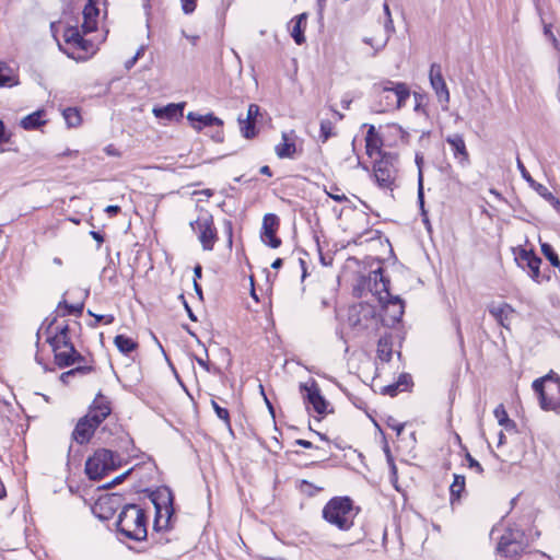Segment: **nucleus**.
Returning <instances> with one entry per match:
<instances>
[{
	"instance_id": "46",
	"label": "nucleus",
	"mask_w": 560,
	"mask_h": 560,
	"mask_svg": "<svg viewBox=\"0 0 560 560\" xmlns=\"http://www.w3.org/2000/svg\"><path fill=\"white\" fill-rule=\"evenodd\" d=\"M132 469H128L127 471L122 472L121 475L114 478L110 482L103 486L104 489H112L113 487L121 483L131 472Z\"/></svg>"
},
{
	"instance_id": "59",
	"label": "nucleus",
	"mask_w": 560,
	"mask_h": 560,
	"mask_svg": "<svg viewBox=\"0 0 560 560\" xmlns=\"http://www.w3.org/2000/svg\"><path fill=\"white\" fill-rule=\"evenodd\" d=\"M201 277H202V267H201V265L198 264L194 267V281H197Z\"/></svg>"
},
{
	"instance_id": "47",
	"label": "nucleus",
	"mask_w": 560,
	"mask_h": 560,
	"mask_svg": "<svg viewBox=\"0 0 560 560\" xmlns=\"http://www.w3.org/2000/svg\"><path fill=\"white\" fill-rule=\"evenodd\" d=\"M182 1V9L185 14H190L196 9V0H180Z\"/></svg>"
},
{
	"instance_id": "21",
	"label": "nucleus",
	"mask_w": 560,
	"mask_h": 560,
	"mask_svg": "<svg viewBox=\"0 0 560 560\" xmlns=\"http://www.w3.org/2000/svg\"><path fill=\"white\" fill-rule=\"evenodd\" d=\"M383 140L380 135L376 132V129L373 125H371L368 129L365 137V149L366 154L370 158L380 159L381 155L388 154L389 152H384L382 150Z\"/></svg>"
},
{
	"instance_id": "45",
	"label": "nucleus",
	"mask_w": 560,
	"mask_h": 560,
	"mask_svg": "<svg viewBox=\"0 0 560 560\" xmlns=\"http://www.w3.org/2000/svg\"><path fill=\"white\" fill-rule=\"evenodd\" d=\"M56 322H57V316H56V315H55V316H52L51 318L47 317V318L44 320V323H43V325H42L40 329H43V330H44V334H45L47 337H48L49 335H54V334H55V332H52V330H51V329H52V326H54V324H55Z\"/></svg>"
},
{
	"instance_id": "36",
	"label": "nucleus",
	"mask_w": 560,
	"mask_h": 560,
	"mask_svg": "<svg viewBox=\"0 0 560 560\" xmlns=\"http://www.w3.org/2000/svg\"><path fill=\"white\" fill-rule=\"evenodd\" d=\"M63 117L69 127H78L81 124V116L77 108L68 107L63 110Z\"/></svg>"
},
{
	"instance_id": "62",
	"label": "nucleus",
	"mask_w": 560,
	"mask_h": 560,
	"mask_svg": "<svg viewBox=\"0 0 560 560\" xmlns=\"http://www.w3.org/2000/svg\"><path fill=\"white\" fill-rule=\"evenodd\" d=\"M137 61H138V56H133L132 58H130L129 60L126 61L125 68L127 70H130L136 65Z\"/></svg>"
},
{
	"instance_id": "31",
	"label": "nucleus",
	"mask_w": 560,
	"mask_h": 560,
	"mask_svg": "<svg viewBox=\"0 0 560 560\" xmlns=\"http://www.w3.org/2000/svg\"><path fill=\"white\" fill-rule=\"evenodd\" d=\"M283 142L276 147V153L280 159L292 158L296 151L294 142L288 140L285 133L282 135Z\"/></svg>"
},
{
	"instance_id": "35",
	"label": "nucleus",
	"mask_w": 560,
	"mask_h": 560,
	"mask_svg": "<svg viewBox=\"0 0 560 560\" xmlns=\"http://www.w3.org/2000/svg\"><path fill=\"white\" fill-rule=\"evenodd\" d=\"M238 124L244 138L253 139L256 136V126L254 120H246L243 119L242 116H238Z\"/></svg>"
},
{
	"instance_id": "32",
	"label": "nucleus",
	"mask_w": 560,
	"mask_h": 560,
	"mask_svg": "<svg viewBox=\"0 0 560 560\" xmlns=\"http://www.w3.org/2000/svg\"><path fill=\"white\" fill-rule=\"evenodd\" d=\"M42 115H43V112L37 110V112H34V113L25 116L21 120L22 128H24L25 130H33V129H36L39 126L44 125V121L42 120Z\"/></svg>"
},
{
	"instance_id": "50",
	"label": "nucleus",
	"mask_w": 560,
	"mask_h": 560,
	"mask_svg": "<svg viewBox=\"0 0 560 560\" xmlns=\"http://www.w3.org/2000/svg\"><path fill=\"white\" fill-rule=\"evenodd\" d=\"M11 133L7 131L4 122L0 121V145L10 141Z\"/></svg>"
},
{
	"instance_id": "14",
	"label": "nucleus",
	"mask_w": 560,
	"mask_h": 560,
	"mask_svg": "<svg viewBox=\"0 0 560 560\" xmlns=\"http://www.w3.org/2000/svg\"><path fill=\"white\" fill-rule=\"evenodd\" d=\"M429 80L431 88L435 92L438 101L446 106L450 102V92L446 82L443 78L442 68L440 65L433 63L431 66L429 72Z\"/></svg>"
},
{
	"instance_id": "64",
	"label": "nucleus",
	"mask_w": 560,
	"mask_h": 560,
	"mask_svg": "<svg viewBox=\"0 0 560 560\" xmlns=\"http://www.w3.org/2000/svg\"><path fill=\"white\" fill-rule=\"evenodd\" d=\"M259 172L262 174V175H267L269 177L272 176V172L270 170V167L268 165H264L260 167Z\"/></svg>"
},
{
	"instance_id": "7",
	"label": "nucleus",
	"mask_w": 560,
	"mask_h": 560,
	"mask_svg": "<svg viewBox=\"0 0 560 560\" xmlns=\"http://www.w3.org/2000/svg\"><path fill=\"white\" fill-rule=\"evenodd\" d=\"M538 394L540 408L546 411H560V377L546 375L533 383Z\"/></svg>"
},
{
	"instance_id": "63",
	"label": "nucleus",
	"mask_w": 560,
	"mask_h": 560,
	"mask_svg": "<svg viewBox=\"0 0 560 560\" xmlns=\"http://www.w3.org/2000/svg\"><path fill=\"white\" fill-rule=\"evenodd\" d=\"M327 0H317L318 15L322 18Z\"/></svg>"
},
{
	"instance_id": "57",
	"label": "nucleus",
	"mask_w": 560,
	"mask_h": 560,
	"mask_svg": "<svg viewBox=\"0 0 560 560\" xmlns=\"http://www.w3.org/2000/svg\"><path fill=\"white\" fill-rule=\"evenodd\" d=\"M294 444L300 445V446H302V447H304V448H313V447H314V445H313V443H312V442H310V441H307V440H304V439H298V440H295V441H294Z\"/></svg>"
},
{
	"instance_id": "25",
	"label": "nucleus",
	"mask_w": 560,
	"mask_h": 560,
	"mask_svg": "<svg viewBox=\"0 0 560 560\" xmlns=\"http://www.w3.org/2000/svg\"><path fill=\"white\" fill-rule=\"evenodd\" d=\"M46 341L49 343L51 349H55V347L62 348V347H68L70 345H72L73 342L71 341V338H70L69 325L65 324L63 326L57 327L55 334L49 335L46 338Z\"/></svg>"
},
{
	"instance_id": "39",
	"label": "nucleus",
	"mask_w": 560,
	"mask_h": 560,
	"mask_svg": "<svg viewBox=\"0 0 560 560\" xmlns=\"http://www.w3.org/2000/svg\"><path fill=\"white\" fill-rule=\"evenodd\" d=\"M334 135V125L329 119H323L320 121V135L322 142H326Z\"/></svg>"
},
{
	"instance_id": "30",
	"label": "nucleus",
	"mask_w": 560,
	"mask_h": 560,
	"mask_svg": "<svg viewBox=\"0 0 560 560\" xmlns=\"http://www.w3.org/2000/svg\"><path fill=\"white\" fill-rule=\"evenodd\" d=\"M114 343L124 354H129L138 348V343L125 335H117L114 339Z\"/></svg>"
},
{
	"instance_id": "60",
	"label": "nucleus",
	"mask_w": 560,
	"mask_h": 560,
	"mask_svg": "<svg viewBox=\"0 0 560 560\" xmlns=\"http://www.w3.org/2000/svg\"><path fill=\"white\" fill-rule=\"evenodd\" d=\"M548 202L552 206L555 210L560 212V200L555 195H552V199H549Z\"/></svg>"
},
{
	"instance_id": "33",
	"label": "nucleus",
	"mask_w": 560,
	"mask_h": 560,
	"mask_svg": "<svg viewBox=\"0 0 560 560\" xmlns=\"http://www.w3.org/2000/svg\"><path fill=\"white\" fill-rule=\"evenodd\" d=\"M465 490V477L463 475H454V481L450 486L451 503L460 498L462 492Z\"/></svg>"
},
{
	"instance_id": "38",
	"label": "nucleus",
	"mask_w": 560,
	"mask_h": 560,
	"mask_svg": "<svg viewBox=\"0 0 560 560\" xmlns=\"http://www.w3.org/2000/svg\"><path fill=\"white\" fill-rule=\"evenodd\" d=\"M541 252L553 267H560V259L550 244L542 243Z\"/></svg>"
},
{
	"instance_id": "3",
	"label": "nucleus",
	"mask_w": 560,
	"mask_h": 560,
	"mask_svg": "<svg viewBox=\"0 0 560 560\" xmlns=\"http://www.w3.org/2000/svg\"><path fill=\"white\" fill-rule=\"evenodd\" d=\"M147 521L145 511L139 505L126 504L116 522L117 532L128 539L142 541L148 536Z\"/></svg>"
},
{
	"instance_id": "53",
	"label": "nucleus",
	"mask_w": 560,
	"mask_h": 560,
	"mask_svg": "<svg viewBox=\"0 0 560 560\" xmlns=\"http://www.w3.org/2000/svg\"><path fill=\"white\" fill-rule=\"evenodd\" d=\"M179 299L183 300V304H184V307L187 312V315L188 317L190 318V320L192 322H197V317L195 315V313L192 312L191 307L188 305V303L186 302L185 298H184V294H180L179 295Z\"/></svg>"
},
{
	"instance_id": "54",
	"label": "nucleus",
	"mask_w": 560,
	"mask_h": 560,
	"mask_svg": "<svg viewBox=\"0 0 560 560\" xmlns=\"http://www.w3.org/2000/svg\"><path fill=\"white\" fill-rule=\"evenodd\" d=\"M420 162H421V159H420V153H416L415 155V163L418 167V201L420 202Z\"/></svg>"
},
{
	"instance_id": "16",
	"label": "nucleus",
	"mask_w": 560,
	"mask_h": 560,
	"mask_svg": "<svg viewBox=\"0 0 560 560\" xmlns=\"http://www.w3.org/2000/svg\"><path fill=\"white\" fill-rule=\"evenodd\" d=\"M55 364L60 368H68L74 363H81L85 361V358L75 349L74 345L68 347L52 349Z\"/></svg>"
},
{
	"instance_id": "37",
	"label": "nucleus",
	"mask_w": 560,
	"mask_h": 560,
	"mask_svg": "<svg viewBox=\"0 0 560 560\" xmlns=\"http://www.w3.org/2000/svg\"><path fill=\"white\" fill-rule=\"evenodd\" d=\"M494 416L498 419L500 425L505 427L506 429L510 427H514V422L510 420L503 405H499L494 409Z\"/></svg>"
},
{
	"instance_id": "5",
	"label": "nucleus",
	"mask_w": 560,
	"mask_h": 560,
	"mask_svg": "<svg viewBox=\"0 0 560 560\" xmlns=\"http://www.w3.org/2000/svg\"><path fill=\"white\" fill-rule=\"evenodd\" d=\"M120 466L121 458L118 453L107 448H97L85 462V474L89 479L97 481Z\"/></svg>"
},
{
	"instance_id": "34",
	"label": "nucleus",
	"mask_w": 560,
	"mask_h": 560,
	"mask_svg": "<svg viewBox=\"0 0 560 560\" xmlns=\"http://www.w3.org/2000/svg\"><path fill=\"white\" fill-rule=\"evenodd\" d=\"M63 308L65 311L61 313V316L66 315H77L81 316L84 308V303H78V304H69L66 300H62L58 304V310Z\"/></svg>"
},
{
	"instance_id": "52",
	"label": "nucleus",
	"mask_w": 560,
	"mask_h": 560,
	"mask_svg": "<svg viewBox=\"0 0 560 560\" xmlns=\"http://www.w3.org/2000/svg\"><path fill=\"white\" fill-rule=\"evenodd\" d=\"M384 12H385V14L387 16V20H386V23H385V30L387 32L393 31L394 30L393 20H392L389 7H388L387 3H384Z\"/></svg>"
},
{
	"instance_id": "56",
	"label": "nucleus",
	"mask_w": 560,
	"mask_h": 560,
	"mask_svg": "<svg viewBox=\"0 0 560 560\" xmlns=\"http://www.w3.org/2000/svg\"><path fill=\"white\" fill-rule=\"evenodd\" d=\"M105 212L109 214L110 217H115L120 212V207L116 205L107 206L105 209Z\"/></svg>"
},
{
	"instance_id": "1",
	"label": "nucleus",
	"mask_w": 560,
	"mask_h": 560,
	"mask_svg": "<svg viewBox=\"0 0 560 560\" xmlns=\"http://www.w3.org/2000/svg\"><path fill=\"white\" fill-rule=\"evenodd\" d=\"M370 280L374 282V291L378 294V302L382 305L380 322L383 326L393 327L400 322L404 314V303L398 296L389 293V279L384 276L382 268L371 273Z\"/></svg>"
},
{
	"instance_id": "6",
	"label": "nucleus",
	"mask_w": 560,
	"mask_h": 560,
	"mask_svg": "<svg viewBox=\"0 0 560 560\" xmlns=\"http://www.w3.org/2000/svg\"><path fill=\"white\" fill-rule=\"evenodd\" d=\"M149 497L155 509L153 529L162 530L168 528L175 512L172 490L166 486L160 487L152 491Z\"/></svg>"
},
{
	"instance_id": "40",
	"label": "nucleus",
	"mask_w": 560,
	"mask_h": 560,
	"mask_svg": "<svg viewBox=\"0 0 560 560\" xmlns=\"http://www.w3.org/2000/svg\"><path fill=\"white\" fill-rule=\"evenodd\" d=\"M211 406L215 412V415L218 416V418H220L221 420L224 421V423L228 425V427H231V421H230V412L226 408H223L221 406L218 405V402L215 400H211Z\"/></svg>"
},
{
	"instance_id": "29",
	"label": "nucleus",
	"mask_w": 560,
	"mask_h": 560,
	"mask_svg": "<svg viewBox=\"0 0 560 560\" xmlns=\"http://www.w3.org/2000/svg\"><path fill=\"white\" fill-rule=\"evenodd\" d=\"M377 358L383 362H389L393 354V340L390 335L382 336L377 342Z\"/></svg>"
},
{
	"instance_id": "24",
	"label": "nucleus",
	"mask_w": 560,
	"mask_h": 560,
	"mask_svg": "<svg viewBox=\"0 0 560 560\" xmlns=\"http://www.w3.org/2000/svg\"><path fill=\"white\" fill-rule=\"evenodd\" d=\"M187 119L191 124L192 128L200 131L203 127L208 126H223L222 119L215 117L213 114L209 113L207 115H199L194 112H189L187 114Z\"/></svg>"
},
{
	"instance_id": "42",
	"label": "nucleus",
	"mask_w": 560,
	"mask_h": 560,
	"mask_svg": "<svg viewBox=\"0 0 560 560\" xmlns=\"http://www.w3.org/2000/svg\"><path fill=\"white\" fill-rule=\"evenodd\" d=\"M532 189H534L540 197H542L546 201L549 199H552V192L542 184L535 182L532 186H529Z\"/></svg>"
},
{
	"instance_id": "49",
	"label": "nucleus",
	"mask_w": 560,
	"mask_h": 560,
	"mask_svg": "<svg viewBox=\"0 0 560 560\" xmlns=\"http://www.w3.org/2000/svg\"><path fill=\"white\" fill-rule=\"evenodd\" d=\"M259 114V106L256 105V104H250L248 106V109H247V114H246V120H256V117L258 116Z\"/></svg>"
},
{
	"instance_id": "23",
	"label": "nucleus",
	"mask_w": 560,
	"mask_h": 560,
	"mask_svg": "<svg viewBox=\"0 0 560 560\" xmlns=\"http://www.w3.org/2000/svg\"><path fill=\"white\" fill-rule=\"evenodd\" d=\"M184 107H185V102L171 103V104H167L166 106L154 107L153 114L159 119H164V120H168V121L174 120V119L178 120L184 116Z\"/></svg>"
},
{
	"instance_id": "13",
	"label": "nucleus",
	"mask_w": 560,
	"mask_h": 560,
	"mask_svg": "<svg viewBox=\"0 0 560 560\" xmlns=\"http://www.w3.org/2000/svg\"><path fill=\"white\" fill-rule=\"evenodd\" d=\"M110 401L105 397L102 392H98L89 412L84 416L97 429L98 425L110 415Z\"/></svg>"
},
{
	"instance_id": "20",
	"label": "nucleus",
	"mask_w": 560,
	"mask_h": 560,
	"mask_svg": "<svg viewBox=\"0 0 560 560\" xmlns=\"http://www.w3.org/2000/svg\"><path fill=\"white\" fill-rule=\"evenodd\" d=\"M82 30L84 34L91 33L97 28V16L100 10L96 0H88L83 9Z\"/></svg>"
},
{
	"instance_id": "41",
	"label": "nucleus",
	"mask_w": 560,
	"mask_h": 560,
	"mask_svg": "<svg viewBox=\"0 0 560 560\" xmlns=\"http://www.w3.org/2000/svg\"><path fill=\"white\" fill-rule=\"evenodd\" d=\"M3 62H0V86H14L19 84V80L11 74L3 73Z\"/></svg>"
},
{
	"instance_id": "61",
	"label": "nucleus",
	"mask_w": 560,
	"mask_h": 560,
	"mask_svg": "<svg viewBox=\"0 0 560 560\" xmlns=\"http://www.w3.org/2000/svg\"><path fill=\"white\" fill-rule=\"evenodd\" d=\"M90 234L98 244L104 242V236L100 232L91 231Z\"/></svg>"
},
{
	"instance_id": "18",
	"label": "nucleus",
	"mask_w": 560,
	"mask_h": 560,
	"mask_svg": "<svg viewBox=\"0 0 560 560\" xmlns=\"http://www.w3.org/2000/svg\"><path fill=\"white\" fill-rule=\"evenodd\" d=\"M516 261L521 267H527L529 269L528 276L537 283H541L545 279L540 275V265L541 259L533 252V250H526L522 249L518 257L516 258Z\"/></svg>"
},
{
	"instance_id": "43",
	"label": "nucleus",
	"mask_w": 560,
	"mask_h": 560,
	"mask_svg": "<svg viewBox=\"0 0 560 560\" xmlns=\"http://www.w3.org/2000/svg\"><path fill=\"white\" fill-rule=\"evenodd\" d=\"M517 170L520 171L522 177L526 180V183L532 186L536 180L532 177L529 172L526 170L525 165L521 161L520 158L516 159Z\"/></svg>"
},
{
	"instance_id": "15",
	"label": "nucleus",
	"mask_w": 560,
	"mask_h": 560,
	"mask_svg": "<svg viewBox=\"0 0 560 560\" xmlns=\"http://www.w3.org/2000/svg\"><path fill=\"white\" fill-rule=\"evenodd\" d=\"M280 225L279 218L273 213L265 214L262 219V242L271 248H278L281 245V240L277 236V231Z\"/></svg>"
},
{
	"instance_id": "58",
	"label": "nucleus",
	"mask_w": 560,
	"mask_h": 560,
	"mask_svg": "<svg viewBox=\"0 0 560 560\" xmlns=\"http://www.w3.org/2000/svg\"><path fill=\"white\" fill-rule=\"evenodd\" d=\"M73 371L69 370L67 372H63L61 375H60V381L63 383V384H69V381H70V377H73Z\"/></svg>"
},
{
	"instance_id": "44",
	"label": "nucleus",
	"mask_w": 560,
	"mask_h": 560,
	"mask_svg": "<svg viewBox=\"0 0 560 560\" xmlns=\"http://www.w3.org/2000/svg\"><path fill=\"white\" fill-rule=\"evenodd\" d=\"M405 378H407V374L400 375L397 383L384 387V393L390 396H395L398 389L402 386V380Z\"/></svg>"
},
{
	"instance_id": "48",
	"label": "nucleus",
	"mask_w": 560,
	"mask_h": 560,
	"mask_svg": "<svg viewBox=\"0 0 560 560\" xmlns=\"http://www.w3.org/2000/svg\"><path fill=\"white\" fill-rule=\"evenodd\" d=\"M73 371V375H86L94 371V368L92 365H80L74 369H71Z\"/></svg>"
},
{
	"instance_id": "2",
	"label": "nucleus",
	"mask_w": 560,
	"mask_h": 560,
	"mask_svg": "<svg viewBox=\"0 0 560 560\" xmlns=\"http://www.w3.org/2000/svg\"><path fill=\"white\" fill-rule=\"evenodd\" d=\"M375 104L372 107L375 113H386L398 109L410 97V90L405 83H395L384 80L373 85Z\"/></svg>"
},
{
	"instance_id": "10",
	"label": "nucleus",
	"mask_w": 560,
	"mask_h": 560,
	"mask_svg": "<svg viewBox=\"0 0 560 560\" xmlns=\"http://www.w3.org/2000/svg\"><path fill=\"white\" fill-rule=\"evenodd\" d=\"M190 228L198 235L203 250H212L218 240L213 217L205 212L190 222Z\"/></svg>"
},
{
	"instance_id": "51",
	"label": "nucleus",
	"mask_w": 560,
	"mask_h": 560,
	"mask_svg": "<svg viewBox=\"0 0 560 560\" xmlns=\"http://www.w3.org/2000/svg\"><path fill=\"white\" fill-rule=\"evenodd\" d=\"M387 424L397 432V435H400L407 427V423H398L394 419H389Z\"/></svg>"
},
{
	"instance_id": "22",
	"label": "nucleus",
	"mask_w": 560,
	"mask_h": 560,
	"mask_svg": "<svg viewBox=\"0 0 560 560\" xmlns=\"http://www.w3.org/2000/svg\"><path fill=\"white\" fill-rule=\"evenodd\" d=\"M96 428L89 421L88 418L82 417L79 419L77 425L72 431V439L78 444H86L92 439Z\"/></svg>"
},
{
	"instance_id": "12",
	"label": "nucleus",
	"mask_w": 560,
	"mask_h": 560,
	"mask_svg": "<svg viewBox=\"0 0 560 560\" xmlns=\"http://www.w3.org/2000/svg\"><path fill=\"white\" fill-rule=\"evenodd\" d=\"M377 317H380V314L376 306L364 302L352 308L349 320L353 327L368 329L370 327L369 322L375 320L377 323Z\"/></svg>"
},
{
	"instance_id": "28",
	"label": "nucleus",
	"mask_w": 560,
	"mask_h": 560,
	"mask_svg": "<svg viewBox=\"0 0 560 560\" xmlns=\"http://www.w3.org/2000/svg\"><path fill=\"white\" fill-rule=\"evenodd\" d=\"M307 20V13H301L296 15L292 22H294L293 28L291 31V36L298 45H302L305 43L304 36V27Z\"/></svg>"
},
{
	"instance_id": "55",
	"label": "nucleus",
	"mask_w": 560,
	"mask_h": 560,
	"mask_svg": "<svg viewBox=\"0 0 560 560\" xmlns=\"http://www.w3.org/2000/svg\"><path fill=\"white\" fill-rule=\"evenodd\" d=\"M467 459L469 462V466L470 467L476 468V470L478 472H482L483 471L481 465L474 457H471L470 454H467Z\"/></svg>"
},
{
	"instance_id": "8",
	"label": "nucleus",
	"mask_w": 560,
	"mask_h": 560,
	"mask_svg": "<svg viewBox=\"0 0 560 560\" xmlns=\"http://www.w3.org/2000/svg\"><path fill=\"white\" fill-rule=\"evenodd\" d=\"M528 547L525 534L517 527H506L501 535L497 546V551L505 558H517Z\"/></svg>"
},
{
	"instance_id": "9",
	"label": "nucleus",
	"mask_w": 560,
	"mask_h": 560,
	"mask_svg": "<svg viewBox=\"0 0 560 560\" xmlns=\"http://www.w3.org/2000/svg\"><path fill=\"white\" fill-rule=\"evenodd\" d=\"M397 154L388 153L375 159L373 165V174L378 187L383 189H392L396 179V162Z\"/></svg>"
},
{
	"instance_id": "4",
	"label": "nucleus",
	"mask_w": 560,
	"mask_h": 560,
	"mask_svg": "<svg viewBox=\"0 0 560 560\" xmlns=\"http://www.w3.org/2000/svg\"><path fill=\"white\" fill-rule=\"evenodd\" d=\"M359 508L353 505L349 497H335L323 508V518L340 530H349L353 526V520Z\"/></svg>"
},
{
	"instance_id": "19",
	"label": "nucleus",
	"mask_w": 560,
	"mask_h": 560,
	"mask_svg": "<svg viewBox=\"0 0 560 560\" xmlns=\"http://www.w3.org/2000/svg\"><path fill=\"white\" fill-rule=\"evenodd\" d=\"M488 312L498 322L499 325L509 329L516 311L508 303L492 302L488 306Z\"/></svg>"
},
{
	"instance_id": "26",
	"label": "nucleus",
	"mask_w": 560,
	"mask_h": 560,
	"mask_svg": "<svg viewBox=\"0 0 560 560\" xmlns=\"http://www.w3.org/2000/svg\"><path fill=\"white\" fill-rule=\"evenodd\" d=\"M63 38L67 44L74 46L81 50L88 51L91 42L83 38L77 26H68L63 32Z\"/></svg>"
},
{
	"instance_id": "27",
	"label": "nucleus",
	"mask_w": 560,
	"mask_h": 560,
	"mask_svg": "<svg viewBox=\"0 0 560 560\" xmlns=\"http://www.w3.org/2000/svg\"><path fill=\"white\" fill-rule=\"evenodd\" d=\"M447 143L453 151L455 158L459 159L460 162L468 160V152L466 150V144L460 135H453L447 138Z\"/></svg>"
},
{
	"instance_id": "17",
	"label": "nucleus",
	"mask_w": 560,
	"mask_h": 560,
	"mask_svg": "<svg viewBox=\"0 0 560 560\" xmlns=\"http://www.w3.org/2000/svg\"><path fill=\"white\" fill-rule=\"evenodd\" d=\"M120 503L121 495L112 493L109 495L100 498L96 501L93 510L101 520H109L120 506Z\"/></svg>"
},
{
	"instance_id": "11",
	"label": "nucleus",
	"mask_w": 560,
	"mask_h": 560,
	"mask_svg": "<svg viewBox=\"0 0 560 560\" xmlns=\"http://www.w3.org/2000/svg\"><path fill=\"white\" fill-rule=\"evenodd\" d=\"M300 390L304 394V400L311 405L315 412L325 415L327 412L328 401L322 395L318 384L315 380L308 383H301Z\"/></svg>"
}]
</instances>
